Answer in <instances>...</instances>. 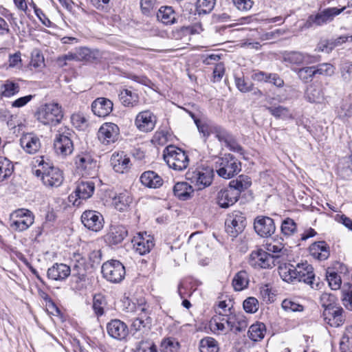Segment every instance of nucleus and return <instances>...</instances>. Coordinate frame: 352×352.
<instances>
[{
	"instance_id": "obj_42",
	"label": "nucleus",
	"mask_w": 352,
	"mask_h": 352,
	"mask_svg": "<svg viewBox=\"0 0 352 352\" xmlns=\"http://www.w3.org/2000/svg\"><path fill=\"white\" fill-rule=\"evenodd\" d=\"M14 171L12 162L5 157H0V182L10 177Z\"/></svg>"
},
{
	"instance_id": "obj_37",
	"label": "nucleus",
	"mask_w": 352,
	"mask_h": 352,
	"mask_svg": "<svg viewBox=\"0 0 352 352\" xmlns=\"http://www.w3.org/2000/svg\"><path fill=\"white\" fill-rule=\"evenodd\" d=\"M174 195L181 200H187L193 192L192 187L186 182H178L173 187Z\"/></svg>"
},
{
	"instance_id": "obj_34",
	"label": "nucleus",
	"mask_w": 352,
	"mask_h": 352,
	"mask_svg": "<svg viewBox=\"0 0 352 352\" xmlns=\"http://www.w3.org/2000/svg\"><path fill=\"white\" fill-rule=\"evenodd\" d=\"M94 189V182L80 181L77 184L75 194L79 199H87L91 197Z\"/></svg>"
},
{
	"instance_id": "obj_31",
	"label": "nucleus",
	"mask_w": 352,
	"mask_h": 352,
	"mask_svg": "<svg viewBox=\"0 0 352 352\" xmlns=\"http://www.w3.org/2000/svg\"><path fill=\"white\" fill-rule=\"evenodd\" d=\"M110 162L116 172L123 173L129 167L130 159L124 152H121L113 153Z\"/></svg>"
},
{
	"instance_id": "obj_45",
	"label": "nucleus",
	"mask_w": 352,
	"mask_h": 352,
	"mask_svg": "<svg viewBox=\"0 0 352 352\" xmlns=\"http://www.w3.org/2000/svg\"><path fill=\"white\" fill-rule=\"evenodd\" d=\"M251 185V180L248 176L241 175L236 179L232 180L229 186L236 190L239 191V195L241 192L248 188Z\"/></svg>"
},
{
	"instance_id": "obj_63",
	"label": "nucleus",
	"mask_w": 352,
	"mask_h": 352,
	"mask_svg": "<svg viewBox=\"0 0 352 352\" xmlns=\"http://www.w3.org/2000/svg\"><path fill=\"white\" fill-rule=\"evenodd\" d=\"M244 310L250 314L255 313L258 311L259 305L258 300L254 297H249L243 302Z\"/></svg>"
},
{
	"instance_id": "obj_38",
	"label": "nucleus",
	"mask_w": 352,
	"mask_h": 352,
	"mask_svg": "<svg viewBox=\"0 0 352 352\" xmlns=\"http://www.w3.org/2000/svg\"><path fill=\"white\" fill-rule=\"evenodd\" d=\"M249 284V276L246 271L241 270L237 272L232 282V285L235 291H242L245 289Z\"/></svg>"
},
{
	"instance_id": "obj_64",
	"label": "nucleus",
	"mask_w": 352,
	"mask_h": 352,
	"mask_svg": "<svg viewBox=\"0 0 352 352\" xmlns=\"http://www.w3.org/2000/svg\"><path fill=\"white\" fill-rule=\"evenodd\" d=\"M342 300L346 309L352 310V285L349 286L347 289L342 290Z\"/></svg>"
},
{
	"instance_id": "obj_13",
	"label": "nucleus",
	"mask_w": 352,
	"mask_h": 352,
	"mask_svg": "<svg viewBox=\"0 0 352 352\" xmlns=\"http://www.w3.org/2000/svg\"><path fill=\"white\" fill-rule=\"evenodd\" d=\"M120 137L118 126L112 122H105L102 124L98 132L99 140L105 145L116 142Z\"/></svg>"
},
{
	"instance_id": "obj_14",
	"label": "nucleus",
	"mask_w": 352,
	"mask_h": 352,
	"mask_svg": "<svg viewBox=\"0 0 352 352\" xmlns=\"http://www.w3.org/2000/svg\"><path fill=\"white\" fill-rule=\"evenodd\" d=\"M82 224L89 230L99 232L104 226L102 215L96 210H86L81 215Z\"/></svg>"
},
{
	"instance_id": "obj_23",
	"label": "nucleus",
	"mask_w": 352,
	"mask_h": 352,
	"mask_svg": "<svg viewBox=\"0 0 352 352\" xmlns=\"http://www.w3.org/2000/svg\"><path fill=\"white\" fill-rule=\"evenodd\" d=\"M305 100L310 103L322 104L325 100L324 88L320 84L309 85L305 92Z\"/></svg>"
},
{
	"instance_id": "obj_62",
	"label": "nucleus",
	"mask_w": 352,
	"mask_h": 352,
	"mask_svg": "<svg viewBox=\"0 0 352 352\" xmlns=\"http://www.w3.org/2000/svg\"><path fill=\"white\" fill-rule=\"evenodd\" d=\"M226 317L221 316H214L210 322V327L212 331L217 332L220 331L223 332L226 329V326L223 322H222V320H225L224 319Z\"/></svg>"
},
{
	"instance_id": "obj_44",
	"label": "nucleus",
	"mask_w": 352,
	"mask_h": 352,
	"mask_svg": "<svg viewBox=\"0 0 352 352\" xmlns=\"http://www.w3.org/2000/svg\"><path fill=\"white\" fill-rule=\"evenodd\" d=\"M131 202L132 198L130 193L127 191L120 193L113 199V204L120 211L124 210Z\"/></svg>"
},
{
	"instance_id": "obj_51",
	"label": "nucleus",
	"mask_w": 352,
	"mask_h": 352,
	"mask_svg": "<svg viewBox=\"0 0 352 352\" xmlns=\"http://www.w3.org/2000/svg\"><path fill=\"white\" fill-rule=\"evenodd\" d=\"M180 344L175 339L168 338L163 340L161 344V352H178Z\"/></svg>"
},
{
	"instance_id": "obj_53",
	"label": "nucleus",
	"mask_w": 352,
	"mask_h": 352,
	"mask_svg": "<svg viewBox=\"0 0 352 352\" xmlns=\"http://www.w3.org/2000/svg\"><path fill=\"white\" fill-rule=\"evenodd\" d=\"M267 252L273 254L272 256L274 257V262L277 258L287 254V249L282 243H268L267 244Z\"/></svg>"
},
{
	"instance_id": "obj_17",
	"label": "nucleus",
	"mask_w": 352,
	"mask_h": 352,
	"mask_svg": "<svg viewBox=\"0 0 352 352\" xmlns=\"http://www.w3.org/2000/svg\"><path fill=\"white\" fill-rule=\"evenodd\" d=\"M296 272L297 274L296 281L304 282L313 289L318 287V283H314L316 277L311 265L307 263H298L296 265Z\"/></svg>"
},
{
	"instance_id": "obj_10",
	"label": "nucleus",
	"mask_w": 352,
	"mask_h": 352,
	"mask_svg": "<svg viewBox=\"0 0 352 352\" xmlns=\"http://www.w3.org/2000/svg\"><path fill=\"white\" fill-rule=\"evenodd\" d=\"M225 226L227 233L236 238L245 228L246 219L241 212L235 210L228 215Z\"/></svg>"
},
{
	"instance_id": "obj_49",
	"label": "nucleus",
	"mask_w": 352,
	"mask_h": 352,
	"mask_svg": "<svg viewBox=\"0 0 352 352\" xmlns=\"http://www.w3.org/2000/svg\"><path fill=\"white\" fill-rule=\"evenodd\" d=\"M215 5V0H197L196 2V11L199 14L210 12Z\"/></svg>"
},
{
	"instance_id": "obj_19",
	"label": "nucleus",
	"mask_w": 352,
	"mask_h": 352,
	"mask_svg": "<svg viewBox=\"0 0 352 352\" xmlns=\"http://www.w3.org/2000/svg\"><path fill=\"white\" fill-rule=\"evenodd\" d=\"M239 197V191L228 186L218 192L217 202L221 208H227L234 204Z\"/></svg>"
},
{
	"instance_id": "obj_32",
	"label": "nucleus",
	"mask_w": 352,
	"mask_h": 352,
	"mask_svg": "<svg viewBox=\"0 0 352 352\" xmlns=\"http://www.w3.org/2000/svg\"><path fill=\"white\" fill-rule=\"evenodd\" d=\"M308 55L303 54L298 52H290L284 54L283 61L294 65H299L304 63H311L314 61L309 60Z\"/></svg>"
},
{
	"instance_id": "obj_33",
	"label": "nucleus",
	"mask_w": 352,
	"mask_h": 352,
	"mask_svg": "<svg viewBox=\"0 0 352 352\" xmlns=\"http://www.w3.org/2000/svg\"><path fill=\"white\" fill-rule=\"evenodd\" d=\"M119 99L125 107H134L139 102L138 94L130 89H124L119 94Z\"/></svg>"
},
{
	"instance_id": "obj_24",
	"label": "nucleus",
	"mask_w": 352,
	"mask_h": 352,
	"mask_svg": "<svg viewBox=\"0 0 352 352\" xmlns=\"http://www.w3.org/2000/svg\"><path fill=\"white\" fill-rule=\"evenodd\" d=\"M127 234L128 231L124 226H111L109 232L105 236V241L109 245H115L120 243L127 236Z\"/></svg>"
},
{
	"instance_id": "obj_54",
	"label": "nucleus",
	"mask_w": 352,
	"mask_h": 352,
	"mask_svg": "<svg viewBox=\"0 0 352 352\" xmlns=\"http://www.w3.org/2000/svg\"><path fill=\"white\" fill-rule=\"evenodd\" d=\"M235 85L236 88L243 93L250 92L253 90V83L247 80L243 76L234 77Z\"/></svg>"
},
{
	"instance_id": "obj_41",
	"label": "nucleus",
	"mask_w": 352,
	"mask_h": 352,
	"mask_svg": "<svg viewBox=\"0 0 352 352\" xmlns=\"http://www.w3.org/2000/svg\"><path fill=\"white\" fill-rule=\"evenodd\" d=\"M340 352H352V325L346 327L340 342Z\"/></svg>"
},
{
	"instance_id": "obj_59",
	"label": "nucleus",
	"mask_w": 352,
	"mask_h": 352,
	"mask_svg": "<svg viewBox=\"0 0 352 352\" xmlns=\"http://www.w3.org/2000/svg\"><path fill=\"white\" fill-rule=\"evenodd\" d=\"M215 312L218 316L228 317V315H232L231 302H226V300L219 302L217 307L215 308Z\"/></svg>"
},
{
	"instance_id": "obj_21",
	"label": "nucleus",
	"mask_w": 352,
	"mask_h": 352,
	"mask_svg": "<svg viewBox=\"0 0 352 352\" xmlns=\"http://www.w3.org/2000/svg\"><path fill=\"white\" fill-rule=\"evenodd\" d=\"M212 134L220 142H223L225 146L229 147L230 150L235 152L242 151V147L236 142L233 136L221 126L216 125Z\"/></svg>"
},
{
	"instance_id": "obj_18",
	"label": "nucleus",
	"mask_w": 352,
	"mask_h": 352,
	"mask_svg": "<svg viewBox=\"0 0 352 352\" xmlns=\"http://www.w3.org/2000/svg\"><path fill=\"white\" fill-rule=\"evenodd\" d=\"M72 262V276L77 278L76 282L85 281L87 271L91 267L86 258L80 254H74Z\"/></svg>"
},
{
	"instance_id": "obj_1",
	"label": "nucleus",
	"mask_w": 352,
	"mask_h": 352,
	"mask_svg": "<svg viewBox=\"0 0 352 352\" xmlns=\"http://www.w3.org/2000/svg\"><path fill=\"white\" fill-rule=\"evenodd\" d=\"M39 168L34 170V174L41 177L43 184L49 188H57L61 186L64 181L63 171L58 167L50 165L45 162L43 157L36 160Z\"/></svg>"
},
{
	"instance_id": "obj_52",
	"label": "nucleus",
	"mask_w": 352,
	"mask_h": 352,
	"mask_svg": "<svg viewBox=\"0 0 352 352\" xmlns=\"http://www.w3.org/2000/svg\"><path fill=\"white\" fill-rule=\"evenodd\" d=\"M280 229L283 234L289 236L296 232L297 225L292 219L286 218L282 222Z\"/></svg>"
},
{
	"instance_id": "obj_4",
	"label": "nucleus",
	"mask_w": 352,
	"mask_h": 352,
	"mask_svg": "<svg viewBox=\"0 0 352 352\" xmlns=\"http://www.w3.org/2000/svg\"><path fill=\"white\" fill-rule=\"evenodd\" d=\"M241 162L231 154H226L215 162L218 175L224 179H230L241 171Z\"/></svg>"
},
{
	"instance_id": "obj_8",
	"label": "nucleus",
	"mask_w": 352,
	"mask_h": 352,
	"mask_svg": "<svg viewBox=\"0 0 352 352\" xmlns=\"http://www.w3.org/2000/svg\"><path fill=\"white\" fill-rule=\"evenodd\" d=\"M345 8L346 7H342V8H329L315 14H311L305 21L304 27L305 28H311L327 24L332 21L334 17L343 12Z\"/></svg>"
},
{
	"instance_id": "obj_48",
	"label": "nucleus",
	"mask_w": 352,
	"mask_h": 352,
	"mask_svg": "<svg viewBox=\"0 0 352 352\" xmlns=\"http://www.w3.org/2000/svg\"><path fill=\"white\" fill-rule=\"evenodd\" d=\"M298 77L305 82L312 80L313 78L316 75L315 66L305 67L296 70Z\"/></svg>"
},
{
	"instance_id": "obj_20",
	"label": "nucleus",
	"mask_w": 352,
	"mask_h": 352,
	"mask_svg": "<svg viewBox=\"0 0 352 352\" xmlns=\"http://www.w3.org/2000/svg\"><path fill=\"white\" fill-rule=\"evenodd\" d=\"M108 335L118 340H124L129 333L127 325L118 319L111 320L107 324Z\"/></svg>"
},
{
	"instance_id": "obj_11",
	"label": "nucleus",
	"mask_w": 352,
	"mask_h": 352,
	"mask_svg": "<svg viewBox=\"0 0 352 352\" xmlns=\"http://www.w3.org/2000/svg\"><path fill=\"white\" fill-rule=\"evenodd\" d=\"M249 264L256 269H269L276 265L274 257L262 249L252 252L249 257Z\"/></svg>"
},
{
	"instance_id": "obj_12",
	"label": "nucleus",
	"mask_w": 352,
	"mask_h": 352,
	"mask_svg": "<svg viewBox=\"0 0 352 352\" xmlns=\"http://www.w3.org/2000/svg\"><path fill=\"white\" fill-rule=\"evenodd\" d=\"M75 164L82 175L93 176L96 173L97 161L87 152H82L75 157Z\"/></svg>"
},
{
	"instance_id": "obj_26",
	"label": "nucleus",
	"mask_w": 352,
	"mask_h": 352,
	"mask_svg": "<svg viewBox=\"0 0 352 352\" xmlns=\"http://www.w3.org/2000/svg\"><path fill=\"white\" fill-rule=\"evenodd\" d=\"M20 144L30 154L36 153L41 146L40 139L33 133L24 134L20 139Z\"/></svg>"
},
{
	"instance_id": "obj_46",
	"label": "nucleus",
	"mask_w": 352,
	"mask_h": 352,
	"mask_svg": "<svg viewBox=\"0 0 352 352\" xmlns=\"http://www.w3.org/2000/svg\"><path fill=\"white\" fill-rule=\"evenodd\" d=\"M106 305V298L102 294H96L94 296L92 308L97 317H100L104 314Z\"/></svg>"
},
{
	"instance_id": "obj_35",
	"label": "nucleus",
	"mask_w": 352,
	"mask_h": 352,
	"mask_svg": "<svg viewBox=\"0 0 352 352\" xmlns=\"http://www.w3.org/2000/svg\"><path fill=\"white\" fill-rule=\"evenodd\" d=\"M158 21L165 25H171L176 21V14L172 7L162 6L157 13Z\"/></svg>"
},
{
	"instance_id": "obj_40",
	"label": "nucleus",
	"mask_w": 352,
	"mask_h": 352,
	"mask_svg": "<svg viewBox=\"0 0 352 352\" xmlns=\"http://www.w3.org/2000/svg\"><path fill=\"white\" fill-rule=\"evenodd\" d=\"M265 331V325L262 322H257L250 327L248 334L250 339L254 342H257L261 340L264 338Z\"/></svg>"
},
{
	"instance_id": "obj_16",
	"label": "nucleus",
	"mask_w": 352,
	"mask_h": 352,
	"mask_svg": "<svg viewBox=\"0 0 352 352\" xmlns=\"http://www.w3.org/2000/svg\"><path fill=\"white\" fill-rule=\"evenodd\" d=\"M254 228L255 232L261 237H269L276 230L274 220L265 216H258L254 219Z\"/></svg>"
},
{
	"instance_id": "obj_29",
	"label": "nucleus",
	"mask_w": 352,
	"mask_h": 352,
	"mask_svg": "<svg viewBox=\"0 0 352 352\" xmlns=\"http://www.w3.org/2000/svg\"><path fill=\"white\" fill-rule=\"evenodd\" d=\"M310 254L319 261H324L329 256V246L324 241L313 243L309 248Z\"/></svg>"
},
{
	"instance_id": "obj_57",
	"label": "nucleus",
	"mask_w": 352,
	"mask_h": 352,
	"mask_svg": "<svg viewBox=\"0 0 352 352\" xmlns=\"http://www.w3.org/2000/svg\"><path fill=\"white\" fill-rule=\"evenodd\" d=\"M322 306L325 307L324 311V319L327 320L328 318H335L343 314L344 310L341 307L333 305L331 303L328 305L322 304Z\"/></svg>"
},
{
	"instance_id": "obj_28",
	"label": "nucleus",
	"mask_w": 352,
	"mask_h": 352,
	"mask_svg": "<svg viewBox=\"0 0 352 352\" xmlns=\"http://www.w3.org/2000/svg\"><path fill=\"white\" fill-rule=\"evenodd\" d=\"M91 110L98 117H105L113 110V102L106 98H98L91 104Z\"/></svg>"
},
{
	"instance_id": "obj_15",
	"label": "nucleus",
	"mask_w": 352,
	"mask_h": 352,
	"mask_svg": "<svg viewBox=\"0 0 352 352\" xmlns=\"http://www.w3.org/2000/svg\"><path fill=\"white\" fill-rule=\"evenodd\" d=\"M131 243L135 251L140 255H144L152 250L155 245L154 239L152 236L144 233H138L133 236Z\"/></svg>"
},
{
	"instance_id": "obj_60",
	"label": "nucleus",
	"mask_w": 352,
	"mask_h": 352,
	"mask_svg": "<svg viewBox=\"0 0 352 352\" xmlns=\"http://www.w3.org/2000/svg\"><path fill=\"white\" fill-rule=\"evenodd\" d=\"M134 352H157V349L154 343L142 340L136 344Z\"/></svg>"
},
{
	"instance_id": "obj_56",
	"label": "nucleus",
	"mask_w": 352,
	"mask_h": 352,
	"mask_svg": "<svg viewBox=\"0 0 352 352\" xmlns=\"http://www.w3.org/2000/svg\"><path fill=\"white\" fill-rule=\"evenodd\" d=\"M340 117L352 116V96H349L346 100H343L338 111Z\"/></svg>"
},
{
	"instance_id": "obj_27",
	"label": "nucleus",
	"mask_w": 352,
	"mask_h": 352,
	"mask_svg": "<svg viewBox=\"0 0 352 352\" xmlns=\"http://www.w3.org/2000/svg\"><path fill=\"white\" fill-rule=\"evenodd\" d=\"M71 267L63 263H54L47 270V277L54 280H65L71 274Z\"/></svg>"
},
{
	"instance_id": "obj_5",
	"label": "nucleus",
	"mask_w": 352,
	"mask_h": 352,
	"mask_svg": "<svg viewBox=\"0 0 352 352\" xmlns=\"http://www.w3.org/2000/svg\"><path fill=\"white\" fill-rule=\"evenodd\" d=\"M36 116L38 121L43 124L54 126L60 122L63 113L58 104L49 103L40 107Z\"/></svg>"
},
{
	"instance_id": "obj_47",
	"label": "nucleus",
	"mask_w": 352,
	"mask_h": 352,
	"mask_svg": "<svg viewBox=\"0 0 352 352\" xmlns=\"http://www.w3.org/2000/svg\"><path fill=\"white\" fill-rule=\"evenodd\" d=\"M219 348L217 342L211 337H206L199 342L200 352H219Z\"/></svg>"
},
{
	"instance_id": "obj_61",
	"label": "nucleus",
	"mask_w": 352,
	"mask_h": 352,
	"mask_svg": "<svg viewBox=\"0 0 352 352\" xmlns=\"http://www.w3.org/2000/svg\"><path fill=\"white\" fill-rule=\"evenodd\" d=\"M282 307L283 309H285L287 311H292V312H296V311H302L304 310V307L297 303L296 301L292 300V299H285L282 302Z\"/></svg>"
},
{
	"instance_id": "obj_9",
	"label": "nucleus",
	"mask_w": 352,
	"mask_h": 352,
	"mask_svg": "<svg viewBox=\"0 0 352 352\" xmlns=\"http://www.w3.org/2000/svg\"><path fill=\"white\" fill-rule=\"evenodd\" d=\"M125 268L119 261L111 260L103 263L102 273L104 278L111 283H120L125 276Z\"/></svg>"
},
{
	"instance_id": "obj_2",
	"label": "nucleus",
	"mask_w": 352,
	"mask_h": 352,
	"mask_svg": "<svg viewBox=\"0 0 352 352\" xmlns=\"http://www.w3.org/2000/svg\"><path fill=\"white\" fill-rule=\"evenodd\" d=\"M186 177L197 190H203L210 186L214 177V170L208 166H200L190 168L186 174Z\"/></svg>"
},
{
	"instance_id": "obj_3",
	"label": "nucleus",
	"mask_w": 352,
	"mask_h": 352,
	"mask_svg": "<svg viewBox=\"0 0 352 352\" xmlns=\"http://www.w3.org/2000/svg\"><path fill=\"white\" fill-rule=\"evenodd\" d=\"M163 157L169 168L177 171L185 170L189 164V158L186 152L173 145L165 148Z\"/></svg>"
},
{
	"instance_id": "obj_55",
	"label": "nucleus",
	"mask_w": 352,
	"mask_h": 352,
	"mask_svg": "<svg viewBox=\"0 0 352 352\" xmlns=\"http://www.w3.org/2000/svg\"><path fill=\"white\" fill-rule=\"evenodd\" d=\"M267 109L276 118L285 119L292 117L289 109L283 106L268 107Z\"/></svg>"
},
{
	"instance_id": "obj_50",
	"label": "nucleus",
	"mask_w": 352,
	"mask_h": 352,
	"mask_svg": "<svg viewBox=\"0 0 352 352\" xmlns=\"http://www.w3.org/2000/svg\"><path fill=\"white\" fill-rule=\"evenodd\" d=\"M326 278L331 289L337 290L340 289L342 284V280L337 272L331 270H328L326 273Z\"/></svg>"
},
{
	"instance_id": "obj_36",
	"label": "nucleus",
	"mask_w": 352,
	"mask_h": 352,
	"mask_svg": "<svg viewBox=\"0 0 352 352\" xmlns=\"http://www.w3.org/2000/svg\"><path fill=\"white\" fill-rule=\"evenodd\" d=\"M296 265L290 263H284L278 267V273L281 278L287 283L296 281L297 274L296 272Z\"/></svg>"
},
{
	"instance_id": "obj_25",
	"label": "nucleus",
	"mask_w": 352,
	"mask_h": 352,
	"mask_svg": "<svg viewBox=\"0 0 352 352\" xmlns=\"http://www.w3.org/2000/svg\"><path fill=\"white\" fill-rule=\"evenodd\" d=\"M224 319L230 331L234 333L245 331L248 326V320L242 314L228 315Z\"/></svg>"
},
{
	"instance_id": "obj_58",
	"label": "nucleus",
	"mask_w": 352,
	"mask_h": 352,
	"mask_svg": "<svg viewBox=\"0 0 352 352\" xmlns=\"http://www.w3.org/2000/svg\"><path fill=\"white\" fill-rule=\"evenodd\" d=\"M342 80L344 82H349L352 80V63L345 62L340 67Z\"/></svg>"
},
{
	"instance_id": "obj_39",
	"label": "nucleus",
	"mask_w": 352,
	"mask_h": 352,
	"mask_svg": "<svg viewBox=\"0 0 352 352\" xmlns=\"http://www.w3.org/2000/svg\"><path fill=\"white\" fill-rule=\"evenodd\" d=\"M20 91V86L18 83L7 80L1 86L0 96L1 98H10Z\"/></svg>"
},
{
	"instance_id": "obj_7",
	"label": "nucleus",
	"mask_w": 352,
	"mask_h": 352,
	"mask_svg": "<svg viewBox=\"0 0 352 352\" xmlns=\"http://www.w3.org/2000/svg\"><path fill=\"white\" fill-rule=\"evenodd\" d=\"M34 221V215L32 211L25 208H19L13 211L10 216V228L16 232H23L28 229Z\"/></svg>"
},
{
	"instance_id": "obj_30",
	"label": "nucleus",
	"mask_w": 352,
	"mask_h": 352,
	"mask_svg": "<svg viewBox=\"0 0 352 352\" xmlns=\"http://www.w3.org/2000/svg\"><path fill=\"white\" fill-rule=\"evenodd\" d=\"M142 184L150 188H157L162 186L163 179L155 172L148 170L144 172L140 178Z\"/></svg>"
},
{
	"instance_id": "obj_22",
	"label": "nucleus",
	"mask_w": 352,
	"mask_h": 352,
	"mask_svg": "<svg viewBox=\"0 0 352 352\" xmlns=\"http://www.w3.org/2000/svg\"><path fill=\"white\" fill-rule=\"evenodd\" d=\"M156 123V117L150 111H144L138 114L135 125L142 131H151Z\"/></svg>"
},
{
	"instance_id": "obj_6",
	"label": "nucleus",
	"mask_w": 352,
	"mask_h": 352,
	"mask_svg": "<svg viewBox=\"0 0 352 352\" xmlns=\"http://www.w3.org/2000/svg\"><path fill=\"white\" fill-rule=\"evenodd\" d=\"M72 135V131L67 127H60L57 131L54 140V148L58 155L66 157L73 153Z\"/></svg>"
},
{
	"instance_id": "obj_43",
	"label": "nucleus",
	"mask_w": 352,
	"mask_h": 352,
	"mask_svg": "<svg viewBox=\"0 0 352 352\" xmlns=\"http://www.w3.org/2000/svg\"><path fill=\"white\" fill-rule=\"evenodd\" d=\"M195 123L199 132L202 134L205 141L213 133L217 124L210 122L203 121L199 119H195Z\"/></svg>"
}]
</instances>
